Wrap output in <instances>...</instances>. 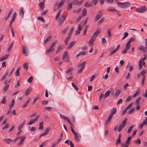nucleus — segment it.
Wrapping results in <instances>:
<instances>
[{
	"label": "nucleus",
	"mask_w": 147,
	"mask_h": 147,
	"mask_svg": "<svg viewBox=\"0 0 147 147\" xmlns=\"http://www.w3.org/2000/svg\"><path fill=\"white\" fill-rule=\"evenodd\" d=\"M147 10V7L145 6H143L137 8L136 11L139 13H142L146 11Z\"/></svg>",
	"instance_id": "obj_1"
},
{
	"label": "nucleus",
	"mask_w": 147,
	"mask_h": 147,
	"mask_svg": "<svg viewBox=\"0 0 147 147\" xmlns=\"http://www.w3.org/2000/svg\"><path fill=\"white\" fill-rule=\"evenodd\" d=\"M127 120V118L125 119L122 121L121 124L119 126L117 129L118 132L121 131L122 129L125 127Z\"/></svg>",
	"instance_id": "obj_2"
},
{
	"label": "nucleus",
	"mask_w": 147,
	"mask_h": 147,
	"mask_svg": "<svg viewBox=\"0 0 147 147\" xmlns=\"http://www.w3.org/2000/svg\"><path fill=\"white\" fill-rule=\"evenodd\" d=\"M86 62L85 61L83 62L81 64H78V67H81V68L78 71V73L79 74L85 68V65Z\"/></svg>",
	"instance_id": "obj_3"
},
{
	"label": "nucleus",
	"mask_w": 147,
	"mask_h": 147,
	"mask_svg": "<svg viewBox=\"0 0 147 147\" xmlns=\"http://www.w3.org/2000/svg\"><path fill=\"white\" fill-rule=\"evenodd\" d=\"M45 2L44 1L43 2H41L38 4V6L41 11L44 9L45 7Z\"/></svg>",
	"instance_id": "obj_4"
},
{
	"label": "nucleus",
	"mask_w": 147,
	"mask_h": 147,
	"mask_svg": "<svg viewBox=\"0 0 147 147\" xmlns=\"http://www.w3.org/2000/svg\"><path fill=\"white\" fill-rule=\"evenodd\" d=\"M95 40V38L94 36H92L88 42V44L90 45V47L93 45L94 42Z\"/></svg>",
	"instance_id": "obj_5"
},
{
	"label": "nucleus",
	"mask_w": 147,
	"mask_h": 147,
	"mask_svg": "<svg viewBox=\"0 0 147 147\" xmlns=\"http://www.w3.org/2000/svg\"><path fill=\"white\" fill-rule=\"evenodd\" d=\"M39 115H38L37 116H36V117L33 120H30V122H29L28 123V125H31L34 122H35L36 121H37L38 120L39 117Z\"/></svg>",
	"instance_id": "obj_6"
},
{
	"label": "nucleus",
	"mask_w": 147,
	"mask_h": 147,
	"mask_svg": "<svg viewBox=\"0 0 147 147\" xmlns=\"http://www.w3.org/2000/svg\"><path fill=\"white\" fill-rule=\"evenodd\" d=\"M138 49L140 51H142L146 53L147 47H145L142 45H141L140 47H138Z\"/></svg>",
	"instance_id": "obj_7"
},
{
	"label": "nucleus",
	"mask_w": 147,
	"mask_h": 147,
	"mask_svg": "<svg viewBox=\"0 0 147 147\" xmlns=\"http://www.w3.org/2000/svg\"><path fill=\"white\" fill-rule=\"evenodd\" d=\"M120 47V45H118L117 47L114 49L113 51L109 53V56H111L112 55L114 54L115 52L117 51L119 49Z\"/></svg>",
	"instance_id": "obj_8"
},
{
	"label": "nucleus",
	"mask_w": 147,
	"mask_h": 147,
	"mask_svg": "<svg viewBox=\"0 0 147 147\" xmlns=\"http://www.w3.org/2000/svg\"><path fill=\"white\" fill-rule=\"evenodd\" d=\"M62 18L60 17L58 20L59 25H61L63 24L64 21L65 20L66 18L65 17L62 16Z\"/></svg>",
	"instance_id": "obj_9"
},
{
	"label": "nucleus",
	"mask_w": 147,
	"mask_h": 147,
	"mask_svg": "<svg viewBox=\"0 0 147 147\" xmlns=\"http://www.w3.org/2000/svg\"><path fill=\"white\" fill-rule=\"evenodd\" d=\"M74 140L77 142H79L80 139L79 138V134L78 133H76L74 134Z\"/></svg>",
	"instance_id": "obj_10"
},
{
	"label": "nucleus",
	"mask_w": 147,
	"mask_h": 147,
	"mask_svg": "<svg viewBox=\"0 0 147 147\" xmlns=\"http://www.w3.org/2000/svg\"><path fill=\"white\" fill-rule=\"evenodd\" d=\"M19 14L20 16L23 18L24 14V8L22 7H21L20 8Z\"/></svg>",
	"instance_id": "obj_11"
},
{
	"label": "nucleus",
	"mask_w": 147,
	"mask_h": 147,
	"mask_svg": "<svg viewBox=\"0 0 147 147\" xmlns=\"http://www.w3.org/2000/svg\"><path fill=\"white\" fill-rule=\"evenodd\" d=\"M123 8H127L131 6V4L129 2H125L123 3Z\"/></svg>",
	"instance_id": "obj_12"
},
{
	"label": "nucleus",
	"mask_w": 147,
	"mask_h": 147,
	"mask_svg": "<svg viewBox=\"0 0 147 147\" xmlns=\"http://www.w3.org/2000/svg\"><path fill=\"white\" fill-rule=\"evenodd\" d=\"M76 43V41H73L71 42L68 47L66 49H70Z\"/></svg>",
	"instance_id": "obj_13"
},
{
	"label": "nucleus",
	"mask_w": 147,
	"mask_h": 147,
	"mask_svg": "<svg viewBox=\"0 0 147 147\" xmlns=\"http://www.w3.org/2000/svg\"><path fill=\"white\" fill-rule=\"evenodd\" d=\"M27 47L26 46L23 47V54L25 55L26 56H27V53H28V50L27 49Z\"/></svg>",
	"instance_id": "obj_14"
},
{
	"label": "nucleus",
	"mask_w": 147,
	"mask_h": 147,
	"mask_svg": "<svg viewBox=\"0 0 147 147\" xmlns=\"http://www.w3.org/2000/svg\"><path fill=\"white\" fill-rule=\"evenodd\" d=\"M19 138L21 139V141L20 142L18 143V144L20 145L23 143L26 137L25 136H22L20 137H19Z\"/></svg>",
	"instance_id": "obj_15"
},
{
	"label": "nucleus",
	"mask_w": 147,
	"mask_h": 147,
	"mask_svg": "<svg viewBox=\"0 0 147 147\" xmlns=\"http://www.w3.org/2000/svg\"><path fill=\"white\" fill-rule=\"evenodd\" d=\"M111 91L109 90L107 91L105 93L103 97V99H105L107 98L109 96L110 94Z\"/></svg>",
	"instance_id": "obj_16"
},
{
	"label": "nucleus",
	"mask_w": 147,
	"mask_h": 147,
	"mask_svg": "<svg viewBox=\"0 0 147 147\" xmlns=\"http://www.w3.org/2000/svg\"><path fill=\"white\" fill-rule=\"evenodd\" d=\"M71 38V36L69 34L68 35L67 37L65 39V44L66 45H67L68 44V42Z\"/></svg>",
	"instance_id": "obj_17"
},
{
	"label": "nucleus",
	"mask_w": 147,
	"mask_h": 147,
	"mask_svg": "<svg viewBox=\"0 0 147 147\" xmlns=\"http://www.w3.org/2000/svg\"><path fill=\"white\" fill-rule=\"evenodd\" d=\"M69 142L70 143V146L71 147H74V145L73 144L72 142L71 141H69L68 140H66L65 142V144H69Z\"/></svg>",
	"instance_id": "obj_18"
},
{
	"label": "nucleus",
	"mask_w": 147,
	"mask_h": 147,
	"mask_svg": "<svg viewBox=\"0 0 147 147\" xmlns=\"http://www.w3.org/2000/svg\"><path fill=\"white\" fill-rule=\"evenodd\" d=\"M26 122L25 121H23V122L18 127V130H20L21 129L22 127L25 124Z\"/></svg>",
	"instance_id": "obj_19"
},
{
	"label": "nucleus",
	"mask_w": 147,
	"mask_h": 147,
	"mask_svg": "<svg viewBox=\"0 0 147 147\" xmlns=\"http://www.w3.org/2000/svg\"><path fill=\"white\" fill-rule=\"evenodd\" d=\"M8 55H6L4 56L1 57L0 58V61H5L8 57Z\"/></svg>",
	"instance_id": "obj_20"
},
{
	"label": "nucleus",
	"mask_w": 147,
	"mask_h": 147,
	"mask_svg": "<svg viewBox=\"0 0 147 147\" xmlns=\"http://www.w3.org/2000/svg\"><path fill=\"white\" fill-rule=\"evenodd\" d=\"M107 10L109 11L113 12H116L118 11L117 10L113 9V7H109L107 9Z\"/></svg>",
	"instance_id": "obj_21"
},
{
	"label": "nucleus",
	"mask_w": 147,
	"mask_h": 147,
	"mask_svg": "<svg viewBox=\"0 0 147 147\" xmlns=\"http://www.w3.org/2000/svg\"><path fill=\"white\" fill-rule=\"evenodd\" d=\"M60 8V7H59V6L58 5V3H56L55 4V5L54 6V7H53L54 11H56L57 9H59Z\"/></svg>",
	"instance_id": "obj_22"
},
{
	"label": "nucleus",
	"mask_w": 147,
	"mask_h": 147,
	"mask_svg": "<svg viewBox=\"0 0 147 147\" xmlns=\"http://www.w3.org/2000/svg\"><path fill=\"white\" fill-rule=\"evenodd\" d=\"M30 100V98H29L26 102L25 103V104L23 105L22 107L23 108H25L27 106L28 104L29 103Z\"/></svg>",
	"instance_id": "obj_23"
},
{
	"label": "nucleus",
	"mask_w": 147,
	"mask_h": 147,
	"mask_svg": "<svg viewBox=\"0 0 147 147\" xmlns=\"http://www.w3.org/2000/svg\"><path fill=\"white\" fill-rule=\"evenodd\" d=\"M31 91V89L30 88H29L27 89L25 92V96H27L28 95L30 92Z\"/></svg>",
	"instance_id": "obj_24"
},
{
	"label": "nucleus",
	"mask_w": 147,
	"mask_h": 147,
	"mask_svg": "<svg viewBox=\"0 0 147 147\" xmlns=\"http://www.w3.org/2000/svg\"><path fill=\"white\" fill-rule=\"evenodd\" d=\"M87 12V9L86 8H84L82 11V15L84 17L86 15Z\"/></svg>",
	"instance_id": "obj_25"
},
{
	"label": "nucleus",
	"mask_w": 147,
	"mask_h": 147,
	"mask_svg": "<svg viewBox=\"0 0 147 147\" xmlns=\"http://www.w3.org/2000/svg\"><path fill=\"white\" fill-rule=\"evenodd\" d=\"M116 108L115 107H113L111 111V114L113 115L116 113Z\"/></svg>",
	"instance_id": "obj_26"
},
{
	"label": "nucleus",
	"mask_w": 147,
	"mask_h": 147,
	"mask_svg": "<svg viewBox=\"0 0 147 147\" xmlns=\"http://www.w3.org/2000/svg\"><path fill=\"white\" fill-rule=\"evenodd\" d=\"M23 67L27 71L28 68V65L27 62L24 63L23 65Z\"/></svg>",
	"instance_id": "obj_27"
},
{
	"label": "nucleus",
	"mask_w": 147,
	"mask_h": 147,
	"mask_svg": "<svg viewBox=\"0 0 147 147\" xmlns=\"http://www.w3.org/2000/svg\"><path fill=\"white\" fill-rule=\"evenodd\" d=\"M72 7V4L70 3H69L68 4L67 7V9L68 10H70Z\"/></svg>",
	"instance_id": "obj_28"
},
{
	"label": "nucleus",
	"mask_w": 147,
	"mask_h": 147,
	"mask_svg": "<svg viewBox=\"0 0 147 147\" xmlns=\"http://www.w3.org/2000/svg\"><path fill=\"white\" fill-rule=\"evenodd\" d=\"M68 53V52L67 51H65L63 55V59L64 61H65V57H67V55Z\"/></svg>",
	"instance_id": "obj_29"
},
{
	"label": "nucleus",
	"mask_w": 147,
	"mask_h": 147,
	"mask_svg": "<svg viewBox=\"0 0 147 147\" xmlns=\"http://www.w3.org/2000/svg\"><path fill=\"white\" fill-rule=\"evenodd\" d=\"M15 103V101L14 100V99H13L12 100L11 104V105L9 104V105L10 109H11V108L14 106Z\"/></svg>",
	"instance_id": "obj_30"
},
{
	"label": "nucleus",
	"mask_w": 147,
	"mask_h": 147,
	"mask_svg": "<svg viewBox=\"0 0 147 147\" xmlns=\"http://www.w3.org/2000/svg\"><path fill=\"white\" fill-rule=\"evenodd\" d=\"M121 91L120 90H118L115 92L114 95L115 96H116V98H117L121 93Z\"/></svg>",
	"instance_id": "obj_31"
},
{
	"label": "nucleus",
	"mask_w": 147,
	"mask_h": 147,
	"mask_svg": "<svg viewBox=\"0 0 147 147\" xmlns=\"http://www.w3.org/2000/svg\"><path fill=\"white\" fill-rule=\"evenodd\" d=\"M102 16L101 15L97 14L96 15L94 18L95 21H97Z\"/></svg>",
	"instance_id": "obj_32"
},
{
	"label": "nucleus",
	"mask_w": 147,
	"mask_h": 147,
	"mask_svg": "<svg viewBox=\"0 0 147 147\" xmlns=\"http://www.w3.org/2000/svg\"><path fill=\"white\" fill-rule=\"evenodd\" d=\"M92 6V5L91 3H89L88 2H86L85 3V6L87 7H91Z\"/></svg>",
	"instance_id": "obj_33"
},
{
	"label": "nucleus",
	"mask_w": 147,
	"mask_h": 147,
	"mask_svg": "<svg viewBox=\"0 0 147 147\" xmlns=\"http://www.w3.org/2000/svg\"><path fill=\"white\" fill-rule=\"evenodd\" d=\"M20 68L18 67L15 73V75L16 77H18L19 75V71Z\"/></svg>",
	"instance_id": "obj_34"
},
{
	"label": "nucleus",
	"mask_w": 147,
	"mask_h": 147,
	"mask_svg": "<svg viewBox=\"0 0 147 147\" xmlns=\"http://www.w3.org/2000/svg\"><path fill=\"white\" fill-rule=\"evenodd\" d=\"M12 10H13V9H11L10 10L7 17H6V18L5 19V21L7 20L10 16L11 15V14L12 12Z\"/></svg>",
	"instance_id": "obj_35"
},
{
	"label": "nucleus",
	"mask_w": 147,
	"mask_h": 147,
	"mask_svg": "<svg viewBox=\"0 0 147 147\" xmlns=\"http://www.w3.org/2000/svg\"><path fill=\"white\" fill-rule=\"evenodd\" d=\"M100 33V31L98 30H97L96 32H94L93 34V36H92L96 37Z\"/></svg>",
	"instance_id": "obj_36"
},
{
	"label": "nucleus",
	"mask_w": 147,
	"mask_h": 147,
	"mask_svg": "<svg viewBox=\"0 0 147 147\" xmlns=\"http://www.w3.org/2000/svg\"><path fill=\"white\" fill-rule=\"evenodd\" d=\"M52 36H49L44 41V42L45 44H46L49 40H51Z\"/></svg>",
	"instance_id": "obj_37"
},
{
	"label": "nucleus",
	"mask_w": 147,
	"mask_h": 147,
	"mask_svg": "<svg viewBox=\"0 0 147 147\" xmlns=\"http://www.w3.org/2000/svg\"><path fill=\"white\" fill-rule=\"evenodd\" d=\"M54 50V49L53 48H51L50 47L48 49L47 51L45 53V54H47V53H49L51 51H53Z\"/></svg>",
	"instance_id": "obj_38"
},
{
	"label": "nucleus",
	"mask_w": 147,
	"mask_h": 147,
	"mask_svg": "<svg viewBox=\"0 0 147 147\" xmlns=\"http://www.w3.org/2000/svg\"><path fill=\"white\" fill-rule=\"evenodd\" d=\"M134 125H132L131 126H130L129 127V128L127 130V133H129L131 131L132 129L134 127Z\"/></svg>",
	"instance_id": "obj_39"
},
{
	"label": "nucleus",
	"mask_w": 147,
	"mask_h": 147,
	"mask_svg": "<svg viewBox=\"0 0 147 147\" xmlns=\"http://www.w3.org/2000/svg\"><path fill=\"white\" fill-rule=\"evenodd\" d=\"M142 68V61L140 60L139 62L138 69L139 70H141Z\"/></svg>",
	"instance_id": "obj_40"
},
{
	"label": "nucleus",
	"mask_w": 147,
	"mask_h": 147,
	"mask_svg": "<svg viewBox=\"0 0 147 147\" xmlns=\"http://www.w3.org/2000/svg\"><path fill=\"white\" fill-rule=\"evenodd\" d=\"M65 2V0H61L60 1L59 5H58L59 7L60 8L63 5L64 3Z\"/></svg>",
	"instance_id": "obj_41"
},
{
	"label": "nucleus",
	"mask_w": 147,
	"mask_h": 147,
	"mask_svg": "<svg viewBox=\"0 0 147 147\" xmlns=\"http://www.w3.org/2000/svg\"><path fill=\"white\" fill-rule=\"evenodd\" d=\"M123 3L117 2V6L119 7L123 8Z\"/></svg>",
	"instance_id": "obj_42"
},
{
	"label": "nucleus",
	"mask_w": 147,
	"mask_h": 147,
	"mask_svg": "<svg viewBox=\"0 0 147 147\" xmlns=\"http://www.w3.org/2000/svg\"><path fill=\"white\" fill-rule=\"evenodd\" d=\"M141 99V98L140 97L138 98H137L136 100L135 103L137 105H139L140 101Z\"/></svg>",
	"instance_id": "obj_43"
},
{
	"label": "nucleus",
	"mask_w": 147,
	"mask_h": 147,
	"mask_svg": "<svg viewBox=\"0 0 147 147\" xmlns=\"http://www.w3.org/2000/svg\"><path fill=\"white\" fill-rule=\"evenodd\" d=\"M4 141L7 142L8 144H10L11 142H13V140L10 139H5Z\"/></svg>",
	"instance_id": "obj_44"
},
{
	"label": "nucleus",
	"mask_w": 147,
	"mask_h": 147,
	"mask_svg": "<svg viewBox=\"0 0 147 147\" xmlns=\"http://www.w3.org/2000/svg\"><path fill=\"white\" fill-rule=\"evenodd\" d=\"M68 29H69V28H68V27H66L65 29H64L62 31H61L62 33L63 34H65L67 31L68 30Z\"/></svg>",
	"instance_id": "obj_45"
},
{
	"label": "nucleus",
	"mask_w": 147,
	"mask_h": 147,
	"mask_svg": "<svg viewBox=\"0 0 147 147\" xmlns=\"http://www.w3.org/2000/svg\"><path fill=\"white\" fill-rule=\"evenodd\" d=\"M43 122H42L40 123H39V129H42L43 128Z\"/></svg>",
	"instance_id": "obj_46"
},
{
	"label": "nucleus",
	"mask_w": 147,
	"mask_h": 147,
	"mask_svg": "<svg viewBox=\"0 0 147 147\" xmlns=\"http://www.w3.org/2000/svg\"><path fill=\"white\" fill-rule=\"evenodd\" d=\"M146 77L145 76H144L142 78V80L141 85L143 86L144 83V81L146 79Z\"/></svg>",
	"instance_id": "obj_47"
},
{
	"label": "nucleus",
	"mask_w": 147,
	"mask_h": 147,
	"mask_svg": "<svg viewBox=\"0 0 147 147\" xmlns=\"http://www.w3.org/2000/svg\"><path fill=\"white\" fill-rule=\"evenodd\" d=\"M63 49V46L60 45L58 48V49L56 52V53H58L62 49Z\"/></svg>",
	"instance_id": "obj_48"
},
{
	"label": "nucleus",
	"mask_w": 147,
	"mask_h": 147,
	"mask_svg": "<svg viewBox=\"0 0 147 147\" xmlns=\"http://www.w3.org/2000/svg\"><path fill=\"white\" fill-rule=\"evenodd\" d=\"M9 87V84H8L6 86H5L3 88V90L4 92H5L7 90Z\"/></svg>",
	"instance_id": "obj_49"
},
{
	"label": "nucleus",
	"mask_w": 147,
	"mask_h": 147,
	"mask_svg": "<svg viewBox=\"0 0 147 147\" xmlns=\"http://www.w3.org/2000/svg\"><path fill=\"white\" fill-rule=\"evenodd\" d=\"M140 93V90H137L136 92L134 95L133 96V97H135L137 96Z\"/></svg>",
	"instance_id": "obj_50"
},
{
	"label": "nucleus",
	"mask_w": 147,
	"mask_h": 147,
	"mask_svg": "<svg viewBox=\"0 0 147 147\" xmlns=\"http://www.w3.org/2000/svg\"><path fill=\"white\" fill-rule=\"evenodd\" d=\"M71 84L73 87L77 91H78V88L77 86L75 85L73 83H72Z\"/></svg>",
	"instance_id": "obj_51"
},
{
	"label": "nucleus",
	"mask_w": 147,
	"mask_h": 147,
	"mask_svg": "<svg viewBox=\"0 0 147 147\" xmlns=\"http://www.w3.org/2000/svg\"><path fill=\"white\" fill-rule=\"evenodd\" d=\"M6 101V96L4 97L2 99V100L1 102V103H2L4 104H5V101Z\"/></svg>",
	"instance_id": "obj_52"
},
{
	"label": "nucleus",
	"mask_w": 147,
	"mask_h": 147,
	"mask_svg": "<svg viewBox=\"0 0 147 147\" xmlns=\"http://www.w3.org/2000/svg\"><path fill=\"white\" fill-rule=\"evenodd\" d=\"M33 79V77L32 76H30L28 80V82L30 83H31Z\"/></svg>",
	"instance_id": "obj_53"
},
{
	"label": "nucleus",
	"mask_w": 147,
	"mask_h": 147,
	"mask_svg": "<svg viewBox=\"0 0 147 147\" xmlns=\"http://www.w3.org/2000/svg\"><path fill=\"white\" fill-rule=\"evenodd\" d=\"M38 19L39 20H40L41 21L44 22H45V20L42 17H38Z\"/></svg>",
	"instance_id": "obj_54"
},
{
	"label": "nucleus",
	"mask_w": 147,
	"mask_h": 147,
	"mask_svg": "<svg viewBox=\"0 0 147 147\" xmlns=\"http://www.w3.org/2000/svg\"><path fill=\"white\" fill-rule=\"evenodd\" d=\"M16 12H15L13 16L12 19L11 20H13L14 21L16 17Z\"/></svg>",
	"instance_id": "obj_55"
},
{
	"label": "nucleus",
	"mask_w": 147,
	"mask_h": 147,
	"mask_svg": "<svg viewBox=\"0 0 147 147\" xmlns=\"http://www.w3.org/2000/svg\"><path fill=\"white\" fill-rule=\"evenodd\" d=\"M13 43H14V41H13L12 43H11L10 46H9V48H8V51H9L11 49V48L12 47L13 45Z\"/></svg>",
	"instance_id": "obj_56"
},
{
	"label": "nucleus",
	"mask_w": 147,
	"mask_h": 147,
	"mask_svg": "<svg viewBox=\"0 0 147 147\" xmlns=\"http://www.w3.org/2000/svg\"><path fill=\"white\" fill-rule=\"evenodd\" d=\"M57 43V41H54L52 44V45H51L50 47L51 48H53L54 47L55 45Z\"/></svg>",
	"instance_id": "obj_57"
},
{
	"label": "nucleus",
	"mask_w": 147,
	"mask_h": 147,
	"mask_svg": "<svg viewBox=\"0 0 147 147\" xmlns=\"http://www.w3.org/2000/svg\"><path fill=\"white\" fill-rule=\"evenodd\" d=\"M142 124L145 125H147V117H146L144 121H143V122L142 123Z\"/></svg>",
	"instance_id": "obj_58"
},
{
	"label": "nucleus",
	"mask_w": 147,
	"mask_h": 147,
	"mask_svg": "<svg viewBox=\"0 0 147 147\" xmlns=\"http://www.w3.org/2000/svg\"><path fill=\"white\" fill-rule=\"evenodd\" d=\"M134 104V102H131V103H130V104H129V105L127 107H126L128 109H130V108H131V107L132 105H133Z\"/></svg>",
	"instance_id": "obj_59"
},
{
	"label": "nucleus",
	"mask_w": 147,
	"mask_h": 147,
	"mask_svg": "<svg viewBox=\"0 0 147 147\" xmlns=\"http://www.w3.org/2000/svg\"><path fill=\"white\" fill-rule=\"evenodd\" d=\"M104 19L103 18H102L98 22V24H101L104 21Z\"/></svg>",
	"instance_id": "obj_60"
},
{
	"label": "nucleus",
	"mask_w": 147,
	"mask_h": 147,
	"mask_svg": "<svg viewBox=\"0 0 147 147\" xmlns=\"http://www.w3.org/2000/svg\"><path fill=\"white\" fill-rule=\"evenodd\" d=\"M60 117L62 119H63L65 121L66 120L67 118V117H66L64 115H62L61 114L60 115Z\"/></svg>",
	"instance_id": "obj_61"
},
{
	"label": "nucleus",
	"mask_w": 147,
	"mask_h": 147,
	"mask_svg": "<svg viewBox=\"0 0 147 147\" xmlns=\"http://www.w3.org/2000/svg\"><path fill=\"white\" fill-rule=\"evenodd\" d=\"M128 35V34L127 32H125L124 33V36L123 37L122 39L123 40L125 38H126L127 37Z\"/></svg>",
	"instance_id": "obj_62"
},
{
	"label": "nucleus",
	"mask_w": 147,
	"mask_h": 147,
	"mask_svg": "<svg viewBox=\"0 0 147 147\" xmlns=\"http://www.w3.org/2000/svg\"><path fill=\"white\" fill-rule=\"evenodd\" d=\"M70 3L72 5H75L77 4V0H74L73 1L71 2Z\"/></svg>",
	"instance_id": "obj_63"
},
{
	"label": "nucleus",
	"mask_w": 147,
	"mask_h": 147,
	"mask_svg": "<svg viewBox=\"0 0 147 147\" xmlns=\"http://www.w3.org/2000/svg\"><path fill=\"white\" fill-rule=\"evenodd\" d=\"M41 102H42V104L44 105H47L48 103V102L47 100H44L42 101Z\"/></svg>",
	"instance_id": "obj_64"
}]
</instances>
